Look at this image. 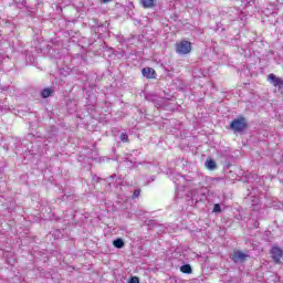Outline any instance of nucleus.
I'll list each match as a JSON object with an SVG mask.
<instances>
[{
	"instance_id": "9",
	"label": "nucleus",
	"mask_w": 283,
	"mask_h": 283,
	"mask_svg": "<svg viewBox=\"0 0 283 283\" xmlns=\"http://www.w3.org/2000/svg\"><path fill=\"white\" fill-rule=\"evenodd\" d=\"M54 94V90L52 88H44L41 91L42 98H50Z\"/></svg>"
},
{
	"instance_id": "14",
	"label": "nucleus",
	"mask_w": 283,
	"mask_h": 283,
	"mask_svg": "<svg viewBox=\"0 0 283 283\" xmlns=\"http://www.w3.org/2000/svg\"><path fill=\"white\" fill-rule=\"evenodd\" d=\"M220 211H222V209L220 207V203H216L214 207H213V212L214 213H220Z\"/></svg>"
},
{
	"instance_id": "18",
	"label": "nucleus",
	"mask_w": 283,
	"mask_h": 283,
	"mask_svg": "<svg viewBox=\"0 0 283 283\" xmlns=\"http://www.w3.org/2000/svg\"><path fill=\"white\" fill-rule=\"evenodd\" d=\"M103 1V3H109V1H112V0H102Z\"/></svg>"
},
{
	"instance_id": "12",
	"label": "nucleus",
	"mask_w": 283,
	"mask_h": 283,
	"mask_svg": "<svg viewBox=\"0 0 283 283\" xmlns=\"http://www.w3.org/2000/svg\"><path fill=\"white\" fill-rule=\"evenodd\" d=\"M180 271L181 273H186L187 275H189L192 273L193 270L191 269L190 264H185L180 266Z\"/></svg>"
},
{
	"instance_id": "6",
	"label": "nucleus",
	"mask_w": 283,
	"mask_h": 283,
	"mask_svg": "<svg viewBox=\"0 0 283 283\" xmlns=\"http://www.w3.org/2000/svg\"><path fill=\"white\" fill-rule=\"evenodd\" d=\"M268 81L274 86L279 87V90H282L283 87V80L281 77H277L275 74L271 73L268 76Z\"/></svg>"
},
{
	"instance_id": "5",
	"label": "nucleus",
	"mask_w": 283,
	"mask_h": 283,
	"mask_svg": "<svg viewBox=\"0 0 283 283\" xmlns=\"http://www.w3.org/2000/svg\"><path fill=\"white\" fill-rule=\"evenodd\" d=\"M272 260H274L275 264H281V260L283 256V251L279 247H273L271 250Z\"/></svg>"
},
{
	"instance_id": "2",
	"label": "nucleus",
	"mask_w": 283,
	"mask_h": 283,
	"mask_svg": "<svg viewBox=\"0 0 283 283\" xmlns=\"http://www.w3.org/2000/svg\"><path fill=\"white\" fill-rule=\"evenodd\" d=\"M248 127L249 124L247 123V118L244 117L235 118L230 123V129H232L234 134H242Z\"/></svg>"
},
{
	"instance_id": "3",
	"label": "nucleus",
	"mask_w": 283,
	"mask_h": 283,
	"mask_svg": "<svg viewBox=\"0 0 283 283\" xmlns=\"http://www.w3.org/2000/svg\"><path fill=\"white\" fill-rule=\"evenodd\" d=\"M176 52L177 54H189L191 52V42L184 40L177 43Z\"/></svg>"
},
{
	"instance_id": "19",
	"label": "nucleus",
	"mask_w": 283,
	"mask_h": 283,
	"mask_svg": "<svg viewBox=\"0 0 283 283\" xmlns=\"http://www.w3.org/2000/svg\"><path fill=\"white\" fill-rule=\"evenodd\" d=\"M2 90H3L4 92H7V90H8V86H4Z\"/></svg>"
},
{
	"instance_id": "16",
	"label": "nucleus",
	"mask_w": 283,
	"mask_h": 283,
	"mask_svg": "<svg viewBox=\"0 0 283 283\" xmlns=\"http://www.w3.org/2000/svg\"><path fill=\"white\" fill-rule=\"evenodd\" d=\"M128 283H140V280L138 279V276H133L130 277Z\"/></svg>"
},
{
	"instance_id": "4",
	"label": "nucleus",
	"mask_w": 283,
	"mask_h": 283,
	"mask_svg": "<svg viewBox=\"0 0 283 283\" xmlns=\"http://www.w3.org/2000/svg\"><path fill=\"white\" fill-rule=\"evenodd\" d=\"M249 258L248 254L244 252L237 250L233 254L231 260L234 262V264H242L243 262H247V259Z\"/></svg>"
},
{
	"instance_id": "10",
	"label": "nucleus",
	"mask_w": 283,
	"mask_h": 283,
	"mask_svg": "<svg viewBox=\"0 0 283 283\" xmlns=\"http://www.w3.org/2000/svg\"><path fill=\"white\" fill-rule=\"evenodd\" d=\"M206 167L210 171H213L214 169H217L218 165L216 164V161L213 159H208V160H206Z\"/></svg>"
},
{
	"instance_id": "17",
	"label": "nucleus",
	"mask_w": 283,
	"mask_h": 283,
	"mask_svg": "<svg viewBox=\"0 0 283 283\" xmlns=\"http://www.w3.org/2000/svg\"><path fill=\"white\" fill-rule=\"evenodd\" d=\"M148 227H156V221L155 220H149L148 221Z\"/></svg>"
},
{
	"instance_id": "11",
	"label": "nucleus",
	"mask_w": 283,
	"mask_h": 283,
	"mask_svg": "<svg viewBox=\"0 0 283 283\" xmlns=\"http://www.w3.org/2000/svg\"><path fill=\"white\" fill-rule=\"evenodd\" d=\"M113 247H115V249H123V247H125V241H123L120 238L115 239L113 241Z\"/></svg>"
},
{
	"instance_id": "8",
	"label": "nucleus",
	"mask_w": 283,
	"mask_h": 283,
	"mask_svg": "<svg viewBox=\"0 0 283 283\" xmlns=\"http://www.w3.org/2000/svg\"><path fill=\"white\" fill-rule=\"evenodd\" d=\"M139 2L142 3L143 8H146V9L156 8V0H139Z\"/></svg>"
},
{
	"instance_id": "1",
	"label": "nucleus",
	"mask_w": 283,
	"mask_h": 283,
	"mask_svg": "<svg viewBox=\"0 0 283 283\" xmlns=\"http://www.w3.org/2000/svg\"><path fill=\"white\" fill-rule=\"evenodd\" d=\"M185 186H179L177 188V198H187V200H189V198H191V200H198V198H196V196H198L200 193V196H207V188H200V189H193L192 191H187V193L185 195Z\"/></svg>"
},
{
	"instance_id": "7",
	"label": "nucleus",
	"mask_w": 283,
	"mask_h": 283,
	"mask_svg": "<svg viewBox=\"0 0 283 283\" xmlns=\"http://www.w3.org/2000/svg\"><path fill=\"white\" fill-rule=\"evenodd\" d=\"M142 74L145 78H156V70L151 67H144Z\"/></svg>"
},
{
	"instance_id": "20",
	"label": "nucleus",
	"mask_w": 283,
	"mask_h": 283,
	"mask_svg": "<svg viewBox=\"0 0 283 283\" xmlns=\"http://www.w3.org/2000/svg\"><path fill=\"white\" fill-rule=\"evenodd\" d=\"M3 109V106L0 104V112Z\"/></svg>"
},
{
	"instance_id": "15",
	"label": "nucleus",
	"mask_w": 283,
	"mask_h": 283,
	"mask_svg": "<svg viewBox=\"0 0 283 283\" xmlns=\"http://www.w3.org/2000/svg\"><path fill=\"white\" fill-rule=\"evenodd\" d=\"M140 196V189H136L134 192H133V200L138 198Z\"/></svg>"
},
{
	"instance_id": "13",
	"label": "nucleus",
	"mask_w": 283,
	"mask_h": 283,
	"mask_svg": "<svg viewBox=\"0 0 283 283\" xmlns=\"http://www.w3.org/2000/svg\"><path fill=\"white\" fill-rule=\"evenodd\" d=\"M119 138L122 143H129V136L127 135V133H122Z\"/></svg>"
}]
</instances>
